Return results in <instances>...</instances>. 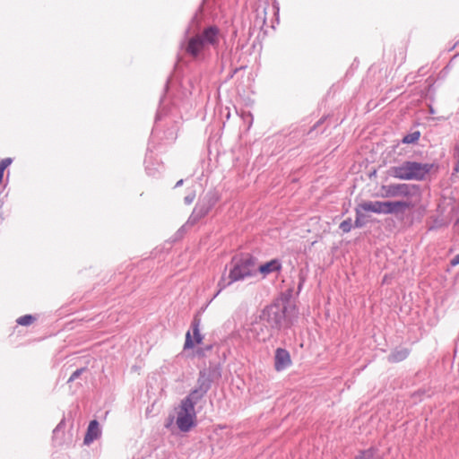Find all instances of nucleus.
<instances>
[{
  "label": "nucleus",
  "mask_w": 459,
  "mask_h": 459,
  "mask_svg": "<svg viewBox=\"0 0 459 459\" xmlns=\"http://www.w3.org/2000/svg\"><path fill=\"white\" fill-rule=\"evenodd\" d=\"M256 273V259L249 254L234 256L231 260V267L228 277L224 274L218 282L219 290L217 296L223 289L233 282L244 281Z\"/></svg>",
  "instance_id": "nucleus-1"
},
{
  "label": "nucleus",
  "mask_w": 459,
  "mask_h": 459,
  "mask_svg": "<svg viewBox=\"0 0 459 459\" xmlns=\"http://www.w3.org/2000/svg\"><path fill=\"white\" fill-rule=\"evenodd\" d=\"M219 43L220 30L217 26L211 25L186 39L181 47L188 56L198 58L209 47L216 48Z\"/></svg>",
  "instance_id": "nucleus-2"
},
{
  "label": "nucleus",
  "mask_w": 459,
  "mask_h": 459,
  "mask_svg": "<svg viewBox=\"0 0 459 459\" xmlns=\"http://www.w3.org/2000/svg\"><path fill=\"white\" fill-rule=\"evenodd\" d=\"M434 167L430 163H421L417 161L405 160L397 166L389 169L388 173L391 177L400 180H424Z\"/></svg>",
  "instance_id": "nucleus-3"
},
{
  "label": "nucleus",
  "mask_w": 459,
  "mask_h": 459,
  "mask_svg": "<svg viewBox=\"0 0 459 459\" xmlns=\"http://www.w3.org/2000/svg\"><path fill=\"white\" fill-rule=\"evenodd\" d=\"M216 368L209 367L199 371L196 386L183 400L195 406L212 387Z\"/></svg>",
  "instance_id": "nucleus-4"
},
{
  "label": "nucleus",
  "mask_w": 459,
  "mask_h": 459,
  "mask_svg": "<svg viewBox=\"0 0 459 459\" xmlns=\"http://www.w3.org/2000/svg\"><path fill=\"white\" fill-rule=\"evenodd\" d=\"M285 317V311L278 305H270L265 307L259 315L260 325L266 326L269 330L276 333L281 326V322Z\"/></svg>",
  "instance_id": "nucleus-5"
},
{
  "label": "nucleus",
  "mask_w": 459,
  "mask_h": 459,
  "mask_svg": "<svg viewBox=\"0 0 459 459\" xmlns=\"http://www.w3.org/2000/svg\"><path fill=\"white\" fill-rule=\"evenodd\" d=\"M176 424L180 431L188 432L196 425V411L189 402L181 401L178 411Z\"/></svg>",
  "instance_id": "nucleus-6"
},
{
  "label": "nucleus",
  "mask_w": 459,
  "mask_h": 459,
  "mask_svg": "<svg viewBox=\"0 0 459 459\" xmlns=\"http://www.w3.org/2000/svg\"><path fill=\"white\" fill-rule=\"evenodd\" d=\"M382 189L385 192L384 196L385 197L403 196L407 198H419L420 195V186L417 185H410L405 183L390 184L387 186H383Z\"/></svg>",
  "instance_id": "nucleus-7"
},
{
  "label": "nucleus",
  "mask_w": 459,
  "mask_h": 459,
  "mask_svg": "<svg viewBox=\"0 0 459 459\" xmlns=\"http://www.w3.org/2000/svg\"><path fill=\"white\" fill-rule=\"evenodd\" d=\"M415 206V204L411 201H388V214H394L397 218H403L405 212Z\"/></svg>",
  "instance_id": "nucleus-8"
},
{
  "label": "nucleus",
  "mask_w": 459,
  "mask_h": 459,
  "mask_svg": "<svg viewBox=\"0 0 459 459\" xmlns=\"http://www.w3.org/2000/svg\"><path fill=\"white\" fill-rule=\"evenodd\" d=\"M199 325H200V319H198L196 317L194 318V320L191 324V326H192L193 334L195 337V342L192 340L190 332L188 331L186 334L184 350L192 349V348H194L195 343L199 344L202 342L203 335L200 333Z\"/></svg>",
  "instance_id": "nucleus-9"
},
{
  "label": "nucleus",
  "mask_w": 459,
  "mask_h": 459,
  "mask_svg": "<svg viewBox=\"0 0 459 459\" xmlns=\"http://www.w3.org/2000/svg\"><path fill=\"white\" fill-rule=\"evenodd\" d=\"M364 212H372L378 214H388V201H368L360 204Z\"/></svg>",
  "instance_id": "nucleus-10"
},
{
  "label": "nucleus",
  "mask_w": 459,
  "mask_h": 459,
  "mask_svg": "<svg viewBox=\"0 0 459 459\" xmlns=\"http://www.w3.org/2000/svg\"><path fill=\"white\" fill-rule=\"evenodd\" d=\"M291 364L290 353L287 350L278 348L275 351L274 368L277 371L287 368Z\"/></svg>",
  "instance_id": "nucleus-11"
},
{
  "label": "nucleus",
  "mask_w": 459,
  "mask_h": 459,
  "mask_svg": "<svg viewBox=\"0 0 459 459\" xmlns=\"http://www.w3.org/2000/svg\"><path fill=\"white\" fill-rule=\"evenodd\" d=\"M251 331L255 333L256 339L262 342H265L275 333L273 330H269L266 326L260 325L259 319L253 325Z\"/></svg>",
  "instance_id": "nucleus-12"
},
{
  "label": "nucleus",
  "mask_w": 459,
  "mask_h": 459,
  "mask_svg": "<svg viewBox=\"0 0 459 459\" xmlns=\"http://www.w3.org/2000/svg\"><path fill=\"white\" fill-rule=\"evenodd\" d=\"M100 436V429L99 422L96 420H93L90 422L87 432L85 434L83 443L85 445H90L95 439H97Z\"/></svg>",
  "instance_id": "nucleus-13"
},
{
  "label": "nucleus",
  "mask_w": 459,
  "mask_h": 459,
  "mask_svg": "<svg viewBox=\"0 0 459 459\" xmlns=\"http://www.w3.org/2000/svg\"><path fill=\"white\" fill-rule=\"evenodd\" d=\"M281 270V264L279 259H273L260 266H256V272L261 273L264 276L275 273L280 272Z\"/></svg>",
  "instance_id": "nucleus-14"
},
{
  "label": "nucleus",
  "mask_w": 459,
  "mask_h": 459,
  "mask_svg": "<svg viewBox=\"0 0 459 459\" xmlns=\"http://www.w3.org/2000/svg\"><path fill=\"white\" fill-rule=\"evenodd\" d=\"M212 205H213V204H212L211 198H209L207 200L204 198L195 204V206L193 210V212L195 215H197L200 219H203L209 213Z\"/></svg>",
  "instance_id": "nucleus-15"
},
{
  "label": "nucleus",
  "mask_w": 459,
  "mask_h": 459,
  "mask_svg": "<svg viewBox=\"0 0 459 459\" xmlns=\"http://www.w3.org/2000/svg\"><path fill=\"white\" fill-rule=\"evenodd\" d=\"M410 354V350L404 347L397 348L388 355V361L396 363L404 360Z\"/></svg>",
  "instance_id": "nucleus-16"
},
{
  "label": "nucleus",
  "mask_w": 459,
  "mask_h": 459,
  "mask_svg": "<svg viewBox=\"0 0 459 459\" xmlns=\"http://www.w3.org/2000/svg\"><path fill=\"white\" fill-rule=\"evenodd\" d=\"M354 459H382L378 450L375 447L360 451Z\"/></svg>",
  "instance_id": "nucleus-17"
},
{
  "label": "nucleus",
  "mask_w": 459,
  "mask_h": 459,
  "mask_svg": "<svg viewBox=\"0 0 459 459\" xmlns=\"http://www.w3.org/2000/svg\"><path fill=\"white\" fill-rule=\"evenodd\" d=\"M362 211L360 204H359L356 208V219L354 222L355 228H362L366 223L365 215L362 213Z\"/></svg>",
  "instance_id": "nucleus-18"
},
{
  "label": "nucleus",
  "mask_w": 459,
  "mask_h": 459,
  "mask_svg": "<svg viewBox=\"0 0 459 459\" xmlns=\"http://www.w3.org/2000/svg\"><path fill=\"white\" fill-rule=\"evenodd\" d=\"M420 134L419 131L412 132L403 136L402 142L403 143H415L420 139Z\"/></svg>",
  "instance_id": "nucleus-19"
},
{
  "label": "nucleus",
  "mask_w": 459,
  "mask_h": 459,
  "mask_svg": "<svg viewBox=\"0 0 459 459\" xmlns=\"http://www.w3.org/2000/svg\"><path fill=\"white\" fill-rule=\"evenodd\" d=\"M36 321V317L31 315H24L20 316L16 322L20 325L28 326Z\"/></svg>",
  "instance_id": "nucleus-20"
},
{
  "label": "nucleus",
  "mask_w": 459,
  "mask_h": 459,
  "mask_svg": "<svg viewBox=\"0 0 459 459\" xmlns=\"http://www.w3.org/2000/svg\"><path fill=\"white\" fill-rule=\"evenodd\" d=\"M352 228V221L351 218H348L346 220H344L343 221L341 222L340 226H339V229L343 232V233H348L351 231Z\"/></svg>",
  "instance_id": "nucleus-21"
},
{
  "label": "nucleus",
  "mask_w": 459,
  "mask_h": 459,
  "mask_svg": "<svg viewBox=\"0 0 459 459\" xmlns=\"http://www.w3.org/2000/svg\"><path fill=\"white\" fill-rule=\"evenodd\" d=\"M11 158H5L0 161V175L3 177L4 169L12 163Z\"/></svg>",
  "instance_id": "nucleus-22"
},
{
  "label": "nucleus",
  "mask_w": 459,
  "mask_h": 459,
  "mask_svg": "<svg viewBox=\"0 0 459 459\" xmlns=\"http://www.w3.org/2000/svg\"><path fill=\"white\" fill-rule=\"evenodd\" d=\"M84 371H86V368H81L76 369L69 377L67 383L73 382L77 379Z\"/></svg>",
  "instance_id": "nucleus-23"
},
{
  "label": "nucleus",
  "mask_w": 459,
  "mask_h": 459,
  "mask_svg": "<svg viewBox=\"0 0 459 459\" xmlns=\"http://www.w3.org/2000/svg\"><path fill=\"white\" fill-rule=\"evenodd\" d=\"M201 219L192 212V213L190 214V216H189V218H188V220L186 221V225L194 226Z\"/></svg>",
  "instance_id": "nucleus-24"
},
{
  "label": "nucleus",
  "mask_w": 459,
  "mask_h": 459,
  "mask_svg": "<svg viewBox=\"0 0 459 459\" xmlns=\"http://www.w3.org/2000/svg\"><path fill=\"white\" fill-rule=\"evenodd\" d=\"M195 199V192L192 191L191 193H189L187 195L185 196L184 202L186 204L189 205L194 202Z\"/></svg>",
  "instance_id": "nucleus-25"
},
{
  "label": "nucleus",
  "mask_w": 459,
  "mask_h": 459,
  "mask_svg": "<svg viewBox=\"0 0 459 459\" xmlns=\"http://www.w3.org/2000/svg\"><path fill=\"white\" fill-rule=\"evenodd\" d=\"M65 420H61V421L58 423V425L55 428V429L53 430V434H54V435H57V434H58V432H59L61 429H63L65 428Z\"/></svg>",
  "instance_id": "nucleus-26"
},
{
  "label": "nucleus",
  "mask_w": 459,
  "mask_h": 459,
  "mask_svg": "<svg viewBox=\"0 0 459 459\" xmlns=\"http://www.w3.org/2000/svg\"><path fill=\"white\" fill-rule=\"evenodd\" d=\"M450 264L452 266H455V265L459 264V254H457L454 256V258L451 260Z\"/></svg>",
  "instance_id": "nucleus-27"
},
{
  "label": "nucleus",
  "mask_w": 459,
  "mask_h": 459,
  "mask_svg": "<svg viewBox=\"0 0 459 459\" xmlns=\"http://www.w3.org/2000/svg\"><path fill=\"white\" fill-rule=\"evenodd\" d=\"M173 420H174V417L173 416L169 417L168 420V422L165 424V427L169 428L170 425L172 424Z\"/></svg>",
  "instance_id": "nucleus-28"
},
{
  "label": "nucleus",
  "mask_w": 459,
  "mask_h": 459,
  "mask_svg": "<svg viewBox=\"0 0 459 459\" xmlns=\"http://www.w3.org/2000/svg\"><path fill=\"white\" fill-rule=\"evenodd\" d=\"M183 182H184V180H183V179L178 180V181L176 183L175 187H179V186H181L183 185Z\"/></svg>",
  "instance_id": "nucleus-29"
},
{
  "label": "nucleus",
  "mask_w": 459,
  "mask_h": 459,
  "mask_svg": "<svg viewBox=\"0 0 459 459\" xmlns=\"http://www.w3.org/2000/svg\"><path fill=\"white\" fill-rule=\"evenodd\" d=\"M455 227L458 228L459 230V218L457 219V221H455Z\"/></svg>",
  "instance_id": "nucleus-30"
}]
</instances>
